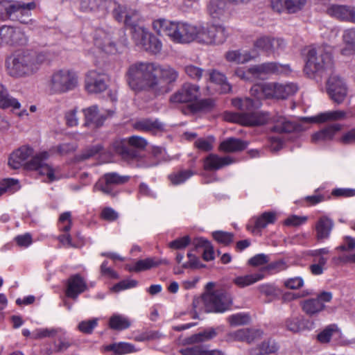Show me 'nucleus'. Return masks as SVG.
Wrapping results in <instances>:
<instances>
[{"instance_id": "1", "label": "nucleus", "mask_w": 355, "mask_h": 355, "mask_svg": "<svg viewBox=\"0 0 355 355\" xmlns=\"http://www.w3.org/2000/svg\"><path fill=\"white\" fill-rule=\"evenodd\" d=\"M253 97L256 101L252 100L250 97L233 98L232 105L242 112H226L223 114L224 120L248 126L264 124L267 121L266 116L259 112H252V110L259 107L261 104V100Z\"/></svg>"}, {"instance_id": "2", "label": "nucleus", "mask_w": 355, "mask_h": 355, "mask_svg": "<svg viewBox=\"0 0 355 355\" xmlns=\"http://www.w3.org/2000/svg\"><path fill=\"white\" fill-rule=\"evenodd\" d=\"M153 28L157 34L165 35L178 44H188L196 39L197 26L187 22L158 19L153 21Z\"/></svg>"}, {"instance_id": "3", "label": "nucleus", "mask_w": 355, "mask_h": 355, "mask_svg": "<svg viewBox=\"0 0 355 355\" xmlns=\"http://www.w3.org/2000/svg\"><path fill=\"white\" fill-rule=\"evenodd\" d=\"M45 60V55L42 53H19L6 60L7 71L15 78L31 76L38 71Z\"/></svg>"}, {"instance_id": "4", "label": "nucleus", "mask_w": 355, "mask_h": 355, "mask_svg": "<svg viewBox=\"0 0 355 355\" xmlns=\"http://www.w3.org/2000/svg\"><path fill=\"white\" fill-rule=\"evenodd\" d=\"M232 304V297L224 291H216L207 293L201 297H196L193 301V318H198L202 312L223 313Z\"/></svg>"}, {"instance_id": "5", "label": "nucleus", "mask_w": 355, "mask_h": 355, "mask_svg": "<svg viewBox=\"0 0 355 355\" xmlns=\"http://www.w3.org/2000/svg\"><path fill=\"white\" fill-rule=\"evenodd\" d=\"M297 90V85L293 83H265L254 85L250 89V94L258 100L286 99L295 94Z\"/></svg>"}, {"instance_id": "6", "label": "nucleus", "mask_w": 355, "mask_h": 355, "mask_svg": "<svg viewBox=\"0 0 355 355\" xmlns=\"http://www.w3.org/2000/svg\"><path fill=\"white\" fill-rule=\"evenodd\" d=\"M154 63L139 62L130 66L126 76L127 82L135 91L150 89L153 91Z\"/></svg>"}, {"instance_id": "7", "label": "nucleus", "mask_w": 355, "mask_h": 355, "mask_svg": "<svg viewBox=\"0 0 355 355\" xmlns=\"http://www.w3.org/2000/svg\"><path fill=\"white\" fill-rule=\"evenodd\" d=\"M333 61L331 53L327 48L320 46L309 51L304 71L309 76L315 73L322 75L325 71H331Z\"/></svg>"}, {"instance_id": "8", "label": "nucleus", "mask_w": 355, "mask_h": 355, "mask_svg": "<svg viewBox=\"0 0 355 355\" xmlns=\"http://www.w3.org/2000/svg\"><path fill=\"white\" fill-rule=\"evenodd\" d=\"M78 84L76 71L61 69L54 71L49 81V88L53 94H63L75 89Z\"/></svg>"}, {"instance_id": "9", "label": "nucleus", "mask_w": 355, "mask_h": 355, "mask_svg": "<svg viewBox=\"0 0 355 355\" xmlns=\"http://www.w3.org/2000/svg\"><path fill=\"white\" fill-rule=\"evenodd\" d=\"M285 66L277 62H265L261 64L254 65L245 70L243 68H238L235 75L246 81H254L258 79H264L271 73H282Z\"/></svg>"}, {"instance_id": "10", "label": "nucleus", "mask_w": 355, "mask_h": 355, "mask_svg": "<svg viewBox=\"0 0 355 355\" xmlns=\"http://www.w3.org/2000/svg\"><path fill=\"white\" fill-rule=\"evenodd\" d=\"M36 8L35 2L24 3L19 1H12L4 3L0 10V17H7L12 20H18L21 23L28 24V18L31 16V11Z\"/></svg>"}, {"instance_id": "11", "label": "nucleus", "mask_w": 355, "mask_h": 355, "mask_svg": "<svg viewBox=\"0 0 355 355\" xmlns=\"http://www.w3.org/2000/svg\"><path fill=\"white\" fill-rule=\"evenodd\" d=\"M49 157V155L46 151L40 153L27 163L26 168L37 171L44 178V181L52 182L60 180L62 175L59 167H54L45 162Z\"/></svg>"}, {"instance_id": "12", "label": "nucleus", "mask_w": 355, "mask_h": 355, "mask_svg": "<svg viewBox=\"0 0 355 355\" xmlns=\"http://www.w3.org/2000/svg\"><path fill=\"white\" fill-rule=\"evenodd\" d=\"M153 92L157 94H163L170 91V84L175 82L178 71L170 66H159L154 64Z\"/></svg>"}, {"instance_id": "13", "label": "nucleus", "mask_w": 355, "mask_h": 355, "mask_svg": "<svg viewBox=\"0 0 355 355\" xmlns=\"http://www.w3.org/2000/svg\"><path fill=\"white\" fill-rule=\"evenodd\" d=\"M136 44L146 51L156 54L161 51L162 42L148 29L143 26H135L132 32Z\"/></svg>"}, {"instance_id": "14", "label": "nucleus", "mask_w": 355, "mask_h": 355, "mask_svg": "<svg viewBox=\"0 0 355 355\" xmlns=\"http://www.w3.org/2000/svg\"><path fill=\"white\" fill-rule=\"evenodd\" d=\"M327 94L330 98L337 104H341L347 96L348 87L342 78L336 73H331L326 84Z\"/></svg>"}, {"instance_id": "15", "label": "nucleus", "mask_w": 355, "mask_h": 355, "mask_svg": "<svg viewBox=\"0 0 355 355\" xmlns=\"http://www.w3.org/2000/svg\"><path fill=\"white\" fill-rule=\"evenodd\" d=\"M27 42V37L21 29L10 26L0 28V44L5 45H23Z\"/></svg>"}, {"instance_id": "16", "label": "nucleus", "mask_w": 355, "mask_h": 355, "mask_svg": "<svg viewBox=\"0 0 355 355\" xmlns=\"http://www.w3.org/2000/svg\"><path fill=\"white\" fill-rule=\"evenodd\" d=\"M129 180L130 177L128 175H120L116 173H108L98 180L94 187V190L110 195L112 193V186L125 184Z\"/></svg>"}, {"instance_id": "17", "label": "nucleus", "mask_w": 355, "mask_h": 355, "mask_svg": "<svg viewBox=\"0 0 355 355\" xmlns=\"http://www.w3.org/2000/svg\"><path fill=\"white\" fill-rule=\"evenodd\" d=\"M94 43L103 51L114 54L119 51V44L113 40L111 31L103 28L96 30L94 35Z\"/></svg>"}, {"instance_id": "18", "label": "nucleus", "mask_w": 355, "mask_h": 355, "mask_svg": "<svg viewBox=\"0 0 355 355\" xmlns=\"http://www.w3.org/2000/svg\"><path fill=\"white\" fill-rule=\"evenodd\" d=\"M286 43L281 38L270 36H261L254 42V46L266 53L268 55H275L284 49Z\"/></svg>"}, {"instance_id": "19", "label": "nucleus", "mask_w": 355, "mask_h": 355, "mask_svg": "<svg viewBox=\"0 0 355 355\" xmlns=\"http://www.w3.org/2000/svg\"><path fill=\"white\" fill-rule=\"evenodd\" d=\"M107 74L96 70L88 71L85 78V88L89 93H100L107 87Z\"/></svg>"}, {"instance_id": "20", "label": "nucleus", "mask_w": 355, "mask_h": 355, "mask_svg": "<svg viewBox=\"0 0 355 355\" xmlns=\"http://www.w3.org/2000/svg\"><path fill=\"white\" fill-rule=\"evenodd\" d=\"M200 96V87L196 85L186 83L171 97V101L173 103L193 102Z\"/></svg>"}, {"instance_id": "21", "label": "nucleus", "mask_w": 355, "mask_h": 355, "mask_svg": "<svg viewBox=\"0 0 355 355\" xmlns=\"http://www.w3.org/2000/svg\"><path fill=\"white\" fill-rule=\"evenodd\" d=\"M85 116V125H90L94 127L102 125L105 120L112 115V112L107 110H99L96 105H92L83 110Z\"/></svg>"}, {"instance_id": "22", "label": "nucleus", "mask_w": 355, "mask_h": 355, "mask_svg": "<svg viewBox=\"0 0 355 355\" xmlns=\"http://www.w3.org/2000/svg\"><path fill=\"white\" fill-rule=\"evenodd\" d=\"M327 13L338 20L355 24V7L347 5L331 4Z\"/></svg>"}, {"instance_id": "23", "label": "nucleus", "mask_w": 355, "mask_h": 355, "mask_svg": "<svg viewBox=\"0 0 355 355\" xmlns=\"http://www.w3.org/2000/svg\"><path fill=\"white\" fill-rule=\"evenodd\" d=\"M306 0H272L271 6L277 12L295 13L302 9Z\"/></svg>"}, {"instance_id": "24", "label": "nucleus", "mask_w": 355, "mask_h": 355, "mask_svg": "<svg viewBox=\"0 0 355 355\" xmlns=\"http://www.w3.org/2000/svg\"><path fill=\"white\" fill-rule=\"evenodd\" d=\"M87 288V286L84 279L79 275H75L68 279L65 294L67 297L76 300Z\"/></svg>"}, {"instance_id": "25", "label": "nucleus", "mask_w": 355, "mask_h": 355, "mask_svg": "<svg viewBox=\"0 0 355 355\" xmlns=\"http://www.w3.org/2000/svg\"><path fill=\"white\" fill-rule=\"evenodd\" d=\"M114 15L119 21H123L125 25L131 26L132 31L135 26H139L137 23L139 15L135 10H127L126 8L117 6L114 10Z\"/></svg>"}, {"instance_id": "26", "label": "nucleus", "mask_w": 355, "mask_h": 355, "mask_svg": "<svg viewBox=\"0 0 355 355\" xmlns=\"http://www.w3.org/2000/svg\"><path fill=\"white\" fill-rule=\"evenodd\" d=\"M262 331L257 329H241L237 331L230 333L227 335V339L233 341H245L250 343L261 338Z\"/></svg>"}, {"instance_id": "27", "label": "nucleus", "mask_w": 355, "mask_h": 355, "mask_svg": "<svg viewBox=\"0 0 355 355\" xmlns=\"http://www.w3.org/2000/svg\"><path fill=\"white\" fill-rule=\"evenodd\" d=\"M234 162L230 156L220 157L216 154H209L204 160V168L207 171H217Z\"/></svg>"}, {"instance_id": "28", "label": "nucleus", "mask_w": 355, "mask_h": 355, "mask_svg": "<svg viewBox=\"0 0 355 355\" xmlns=\"http://www.w3.org/2000/svg\"><path fill=\"white\" fill-rule=\"evenodd\" d=\"M342 129V125L334 123L327 126L311 135V141L315 144L331 141L334 135Z\"/></svg>"}, {"instance_id": "29", "label": "nucleus", "mask_w": 355, "mask_h": 355, "mask_svg": "<svg viewBox=\"0 0 355 355\" xmlns=\"http://www.w3.org/2000/svg\"><path fill=\"white\" fill-rule=\"evenodd\" d=\"M33 154V150L28 147H21L13 152L8 159V165L17 169L24 165L26 160Z\"/></svg>"}, {"instance_id": "30", "label": "nucleus", "mask_w": 355, "mask_h": 355, "mask_svg": "<svg viewBox=\"0 0 355 355\" xmlns=\"http://www.w3.org/2000/svg\"><path fill=\"white\" fill-rule=\"evenodd\" d=\"M161 264H168V261L166 259H159L155 257H149L137 261L134 266L128 267V269L130 272L134 271L139 272L157 267Z\"/></svg>"}, {"instance_id": "31", "label": "nucleus", "mask_w": 355, "mask_h": 355, "mask_svg": "<svg viewBox=\"0 0 355 355\" xmlns=\"http://www.w3.org/2000/svg\"><path fill=\"white\" fill-rule=\"evenodd\" d=\"M342 40L345 46L340 49V53L344 56L355 55V28L345 30Z\"/></svg>"}, {"instance_id": "32", "label": "nucleus", "mask_w": 355, "mask_h": 355, "mask_svg": "<svg viewBox=\"0 0 355 355\" xmlns=\"http://www.w3.org/2000/svg\"><path fill=\"white\" fill-rule=\"evenodd\" d=\"M300 305L303 312L309 317L317 316L326 308L325 304L317 300L316 298H309L303 300L301 302Z\"/></svg>"}, {"instance_id": "33", "label": "nucleus", "mask_w": 355, "mask_h": 355, "mask_svg": "<svg viewBox=\"0 0 355 355\" xmlns=\"http://www.w3.org/2000/svg\"><path fill=\"white\" fill-rule=\"evenodd\" d=\"M345 116L346 112L342 110L328 111L320 113L313 117L305 118L304 120L310 123H321L327 121L341 120Z\"/></svg>"}, {"instance_id": "34", "label": "nucleus", "mask_w": 355, "mask_h": 355, "mask_svg": "<svg viewBox=\"0 0 355 355\" xmlns=\"http://www.w3.org/2000/svg\"><path fill=\"white\" fill-rule=\"evenodd\" d=\"M334 227L333 220L327 216L320 217L315 224L316 237L318 240L327 239L329 237Z\"/></svg>"}, {"instance_id": "35", "label": "nucleus", "mask_w": 355, "mask_h": 355, "mask_svg": "<svg viewBox=\"0 0 355 355\" xmlns=\"http://www.w3.org/2000/svg\"><path fill=\"white\" fill-rule=\"evenodd\" d=\"M20 107L21 103L18 100L11 96L5 86L0 83V108H11L12 110H15Z\"/></svg>"}, {"instance_id": "36", "label": "nucleus", "mask_w": 355, "mask_h": 355, "mask_svg": "<svg viewBox=\"0 0 355 355\" xmlns=\"http://www.w3.org/2000/svg\"><path fill=\"white\" fill-rule=\"evenodd\" d=\"M135 128L155 135L164 130V125L157 119H142L135 124Z\"/></svg>"}, {"instance_id": "37", "label": "nucleus", "mask_w": 355, "mask_h": 355, "mask_svg": "<svg viewBox=\"0 0 355 355\" xmlns=\"http://www.w3.org/2000/svg\"><path fill=\"white\" fill-rule=\"evenodd\" d=\"M247 144L236 138H228L220 144L219 150L224 153H235L244 150Z\"/></svg>"}, {"instance_id": "38", "label": "nucleus", "mask_w": 355, "mask_h": 355, "mask_svg": "<svg viewBox=\"0 0 355 355\" xmlns=\"http://www.w3.org/2000/svg\"><path fill=\"white\" fill-rule=\"evenodd\" d=\"M307 323L302 316L294 315L286 319L285 326L288 331L299 333L308 329Z\"/></svg>"}, {"instance_id": "39", "label": "nucleus", "mask_w": 355, "mask_h": 355, "mask_svg": "<svg viewBox=\"0 0 355 355\" xmlns=\"http://www.w3.org/2000/svg\"><path fill=\"white\" fill-rule=\"evenodd\" d=\"M213 24L206 26H197L196 41L206 44H214L213 43Z\"/></svg>"}, {"instance_id": "40", "label": "nucleus", "mask_w": 355, "mask_h": 355, "mask_svg": "<svg viewBox=\"0 0 355 355\" xmlns=\"http://www.w3.org/2000/svg\"><path fill=\"white\" fill-rule=\"evenodd\" d=\"M108 325L112 329L122 331L129 328L131 322L126 316L115 313L110 317Z\"/></svg>"}, {"instance_id": "41", "label": "nucleus", "mask_w": 355, "mask_h": 355, "mask_svg": "<svg viewBox=\"0 0 355 355\" xmlns=\"http://www.w3.org/2000/svg\"><path fill=\"white\" fill-rule=\"evenodd\" d=\"M207 11L212 18L220 19L225 12V3L223 0H210L207 5Z\"/></svg>"}, {"instance_id": "42", "label": "nucleus", "mask_w": 355, "mask_h": 355, "mask_svg": "<svg viewBox=\"0 0 355 355\" xmlns=\"http://www.w3.org/2000/svg\"><path fill=\"white\" fill-rule=\"evenodd\" d=\"M209 75L210 81L220 87L221 93H227L231 91L232 87L227 81L224 74L218 71L212 70L209 73Z\"/></svg>"}, {"instance_id": "43", "label": "nucleus", "mask_w": 355, "mask_h": 355, "mask_svg": "<svg viewBox=\"0 0 355 355\" xmlns=\"http://www.w3.org/2000/svg\"><path fill=\"white\" fill-rule=\"evenodd\" d=\"M225 58L229 62L239 64L250 61L254 56L251 55L248 51L241 52L239 51H230L226 53Z\"/></svg>"}, {"instance_id": "44", "label": "nucleus", "mask_w": 355, "mask_h": 355, "mask_svg": "<svg viewBox=\"0 0 355 355\" xmlns=\"http://www.w3.org/2000/svg\"><path fill=\"white\" fill-rule=\"evenodd\" d=\"M196 246L197 248H202L203 253L202 258L206 261H209L214 259V249L211 243L203 238L196 239Z\"/></svg>"}, {"instance_id": "45", "label": "nucleus", "mask_w": 355, "mask_h": 355, "mask_svg": "<svg viewBox=\"0 0 355 355\" xmlns=\"http://www.w3.org/2000/svg\"><path fill=\"white\" fill-rule=\"evenodd\" d=\"M263 275L259 273L239 276L234 279L233 282L239 287L243 288L250 286L261 279Z\"/></svg>"}, {"instance_id": "46", "label": "nucleus", "mask_w": 355, "mask_h": 355, "mask_svg": "<svg viewBox=\"0 0 355 355\" xmlns=\"http://www.w3.org/2000/svg\"><path fill=\"white\" fill-rule=\"evenodd\" d=\"M216 336V332L215 329H211L203 332L192 335L187 339V343L191 345L194 343H202L211 340Z\"/></svg>"}, {"instance_id": "47", "label": "nucleus", "mask_w": 355, "mask_h": 355, "mask_svg": "<svg viewBox=\"0 0 355 355\" xmlns=\"http://www.w3.org/2000/svg\"><path fill=\"white\" fill-rule=\"evenodd\" d=\"M212 35L214 44H221L226 41L229 33L223 25L213 24Z\"/></svg>"}, {"instance_id": "48", "label": "nucleus", "mask_w": 355, "mask_h": 355, "mask_svg": "<svg viewBox=\"0 0 355 355\" xmlns=\"http://www.w3.org/2000/svg\"><path fill=\"white\" fill-rule=\"evenodd\" d=\"M275 220L276 214L275 212H264L255 219L254 229L265 228L268 224L274 223Z\"/></svg>"}, {"instance_id": "49", "label": "nucleus", "mask_w": 355, "mask_h": 355, "mask_svg": "<svg viewBox=\"0 0 355 355\" xmlns=\"http://www.w3.org/2000/svg\"><path fill=\"white\" fill-rule=\"evenodd\" d=\"M273 121L275 123L274 130L276 132H291L294 128L293 125L282 116L274 117Z\"/></svg>"}, {"instance_id": "50", "label": "nucleus", "mask_w": 355, "mask_h": 355, "mask_svg": "<svg viewBox=\"0 0 355 355\" xmlns=\"http://www.w3.org/2000/svg\"><path fill=\"white\" fill-rule=\"evenodd\" d=\"M279 349L277 343L272 339H268L263 341L259 347V352L257 353L259 355H264L275 353Z\"/></svg>"}, {"instance_id": "51", "label": "nucleus", "mask_w": 355, "mask_h": 355, "mask_svg": "<svg viewBox=\"0 0 355 355\" xmlns=\"http://www.w3.org/2000/svg\"><path fill=\"white\" fill-rule=\"evenodd\" d=\"M20 186L17 180L13 178L5 179L0 183V196L6 192L13 193L19 189Z\"/></svg>"}, {"instance_id": "52", "label": "nucleus", "mask_w": 355, "mask_h": 355, "mask_svg": "<svg viewBox=\"0 0 355 355\" xmlns=\"http://www.w3.org/2000/svg\"><path fill=\"white\" fill-rule=\"evenodd\" d=\"M193 173L190 170L181 171L169 175L168 178L174 185L180 184L191 178Z\"/></svg>"}, {"instance_id": "53", "label": "nucleus", "mask_w": 355, "mask_h": 355, "mask_svg": "<svg viewBox=\"0 0 355 355\" xmlns=\"http://www.w3.org/2000/svg\"><path fill=\"white\" fill-rule=\"evenodd\" d=\"M327 258L320 257L318 259H314L313 263L310 265L309 269L313 275H321L326 269Z\"/></svg>"}, {"instance_id": "54", "label": "nucleus", "mask_w": 355, "mask_h": 355, "mask_svg": "<svg viewBox=\"0 0 355 355\" xmlns=\"http://www.w3.org/2000/svg\"><path fill=\"white\" fill-rule=\"evenodd\" d=\"M98 322V318L83 320L78 324V329L83 334H90L97 327Z\"/></svg>"}, {"instance_id": "55", "label": "nucleus", "mask_w": 355, "mask_h": 355, "mask_svg": "<svg viewBox=\"0 0 355 355\" xmlns=\"http://www.w3.org/2000/svg\"><path fill=\"white\" fill-rule=\"evenodd\" d=\"M108 349L118 354H124L135 352V347L132 345L127 343L113 344L110 345Z\"/></svg>"}, {"instance_id": "56", "label": "nucleus", "mask_w": 355, "mask_h": 355, "mask_svg": "<svg viewBox=\"0 0 355 355\" xmlns=\"http://www.w3.org/2000/svg\"><path fill=\"white\" fill-rule=\"evenodd\" d=\"M105 2L103 0H84L81 2V9L85 12L103 9Z\"/></svg>"}, {"instance_id": "57", "label": "nucleus", "mask_w": 355, "mask_h": 355, "mask_svg": "<svg viewBox=\"0 0 355 355\" xmlns=\"http://www.w3.org/2000/svg\"><path fill=\"white\" fill-rule=\"evenodd\" d=\"M338 331L337 327L335 325H330L326 327L318 335V340L322 343L329 342L332 336Z\"/></svg>"}, {"instance_id": "58", "label": "nucleus", "mask_w": 355, "mask_h": 355, "mask_svg": "<svg viewBox=\"0 0 355 355\" xmlns=\"http://www.w3.org/2000/svg\"><path fill=\"white\" fill-rule=\"evenodd\" d=\"M228 321L232 326L243 325L249 322L250 317L245 313H236L228 318Z\"/></svg>"}, {"instance_id": "59", "label": "nucleus", "mask_w": 355, "mask_h": 355, "mask_svg": "<svg viewBox=\"0 0 355 355\" xmlns=\"http://www.w3.org/2000/svg\"><path fill=\"white\" fill-rule=\"evenodd\" d=\"M214 138L209 137L207 138H200L195 141V146L199 150L203 151H209L213 148Z\"/></svg>"}, {"instance_id": "60", "label": "nucleus", "mask_w": 355, "mask_h": 355, "mask_svg": "<svg viewBox=\"0 0 355 355\" xmlns=\"http://www.w3.org/2000/svg\"><path fill=\"white\" fill-rule=\"evenodd\" d=\"M59 225L60 230L64 232H67L71 230V219L70 212H64L60 215L59 218Z\"/></svg>"}, {"instance_id": "61", "label": "nucleus", "mask_w": 355, "mask_h": 355, "mask_svg": "<svg viewBox=\"0 0 355 355\" xmlns=\"http://www.w3.org/2000/svg\"><path fill=\"white\" fill-rule=\"evenodd\" d=\"M284 285L288 289H299L304 286V279L301 277L289 278L284 281Z\"/></svg>"}, {"instance_id": "62", "label": "nucleus", "mask_w": 355, "mask_h": 355, "mask_svg": "<svg viewBox=\"0 0 355 355\" xmlns=\"http://www.w3.org/2000/svg\"><path fill=\"white\" fill-rule=\"evenodd\" d=\"M213 237L219 243L227 245L232 241L233 234L231 233L216 231L212 233Z\"/></svg>"}, {"instance_id": "63", "label": "nucleus", "mask_w": 355, "mask_h": 355, "mask_svg": "<svg viewBox=\"0 0 355 355\" xmlns=\"http://www.w3.org/2000/svg\"><path fill=\"white\" fill-rule=\"evenodd\" d=\"M184 71L191 78L200 80L202 76L203 70L193 65H188L184 68Z\"/></svg>"}, {"instance_id": "64", "label": "nucleus", "mask_w": 355, "mask_h": 355, "mask_svg": "<svg viewBox=\"0 0 355 355\" xmlns=\"http://www.w3.org/2000/svg\"><path fill=\"white\" fill-rule=\"evenodd\" d=\"M306 216H298L292 215L284 220V225L287 226L297 227L306 222Z\"/></svg>"}]
</instances>
